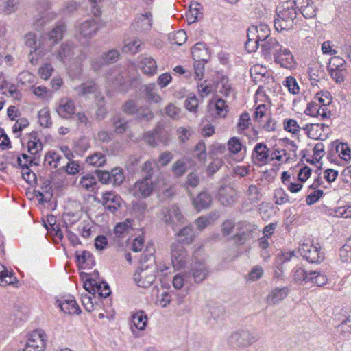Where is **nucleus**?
<instances>
[{
    "label": "nucleus",
    "mask_w": 351,
    "mask_h": 351,
    "mask_svg": "<svg viewBox=\"0 0 351 351\" xmlns=\"http://www.w3.org/2000/svg\"><path fill=\"white\" fill-rule=\"evenodd\" d=\"M246 195L248 197V200L250 204H254L258 203L262 198V193L261 190L256 185L251 184L249 186Z\"/></svg>",
    "instance_id": "obj_36"
},
{
    "label": "nucleus",
    "mask_w": 351,
    "mask_h": 351,
    "mask_svg": "<svg viewBox=\"0 0 351 351\" xmlns=\"http://www.w3.org/2000/svg\"><path fill=\"white\" fill-rule=\"evenodd\" d=\"M141 92L144 94L145 98L149 103H159L162 98L158 94V90L156 84H148L141 88Z\"/></svg>",
    "instance_id": "obj_23"
},
{
    "label": "nucleus",
    "mask_w": 351,
    "mask_h": 351,
    "mask_svg": "<svg viewBox=\"0 0 351 351\" xmlns=\"http://www.w3.org/2000/svg\"><path fill=\"white\" fill-rule=\"evenodd\" d=\"M66 29L65 23L58 21L56 26L48 33V38L53 44L57 43L63 38L64 33Z\"/></svg>",
    "instance_id": "obj_26"
},
{
    "label": "nucleus",
    "mask_w": 351,
    "mask_h": 351,
    "mask_svg": "<svg viewBox=\"0 0 351 351\" xmlns=\"http://www.w3.org/2000/svg\"><path fill=\"white\" fill-rule=\"evenodd\" d=\"M17 162L19 166H20L22 169V176L23 179L29 184L35 183L36 181V173L30 169L29 165L27 163L23 164L20 156L18 157Z\"/></svg>",
    "instance_id": "obj_32"
},
{
    "label": "nucleus",
    "mask_w": 351,
    "mask_h": 351,
    "mask_svg": "<svg viewBox=\"0 0 351 351\" xmlns=\"http://www.w3.org/2000/svg\"><path fill=\"white\" fill-rule=\"evenodd\" d=\"M309 282H313L318 287L324 286L327 282V277L320 271H311Z\"/></svg>",
    "instance_id": "obj_44"
},
{
    "label": "nucleus",
    "mask_w": 351,
    "mask_h": 351,
    "mask_svg": "<svg viewBox=\"0 0 351 351\" xmlns=\"http://www.w3.org/2000/svg\"><path fill=\"white\" fill-rule=\"evenodd\" d=\"M155 248L154 245H147L141 257V268H156L154 256Z\"/></svg>",
    "instance_id": "obj_21"
},
{
    "label": "nucleus",
    "mask_w": 351,
    "mask_h": 351,
    "mask_svg": "<svg viewBox=\"0 0 351 351\" xmlns=\"http://www.w3.org/2000/svg\"><path fill=\"white\" fill-rule=\"evenodd\" d=\"M190 159L184 157L177 160L171 166V172L176 178L182 177L189 169Z\"/></svg>",
    "instance_id": "obj_24"
},
{
    "label": "nucleus",
    "mask_w": 351,
    "mask_h": 351,
    "mask_svg": "<svg viewBox=\"0 0 351 351\" xmlns=\"http://www.w3.org/2000/svg\"><path fill=\"white\" fill-rule=\"evenodd\" d=\"M160 217L167 225L175 230L176 221L180 223H184V217L179 207L173 204L169 207L163 208L160 213Z\"/></svg>",
    "instance_id": "obj_5"
},
{
    "label": "nucleus",
    "mask_w": 351,
    "mask_h": 351,
    "mask_svg": "<svg viewBox=\"0 0 351 351\" xmlns=\"http://www.w3.org/2000/svg\"><path fill=\"white\" fill-rule=\"evenodd\" d=\"M56 303L61 311L66 314L78 315L81 313L80 306L72 295H67L58 299L56 300Z\"/></svg>",
    "instance_id": "obj_13"
},
{
    "label": "nucleus",
    "mask_w": 351,
    "mask_h": 351,
    "mask_svg": "<svg viewBox=\"0 0 351 351\" xmlns=\"http://www.w3.org/2000/svg\"><path fill=\"white\" fill-rule=\"evenodd\" d=\"M321 247L318 243H302L300 245L299 252L307 261L311 263H320L324 259V254L320 252Z\"/></svg>",
    "instance_id": "obj_4"
},
{
    "label": "nucleus",
    "mask_w": 351,
    "mask_h": 351,
    "mask_svg": "<svg viewBox=\"0 0 351 351\" xmlns=\"http://www.w3.org/2000/svg\"><path fill=\"white\" fill-rule=\"evenodd\" d=\"M284 85L288 88V90L291 93L295 95L299 93V86L296 80L293 77L289 76L286 77V80L284 82Z\"/></svg>",
    "instance_id": "obj_60"
},
{
    "label": "nucleus",
    "mask_w": 351,
    "mask_h": 351,
    "mask_svg": "<svg viewBox=\"0 0 351 351\" xmlns=\"http://www.w3.org/2000/svg\"><path fill=\"white\" fill-rule=\"evenodd\" d=\"M75 261L78 265H84L86 263L93 262V254L86 250L82 251L81 254L75 253Z\"/></svg>",
    "instance_id": "obj_55"
},
{
    "label": "nucleus",
    "mask_w": 351,
    "mask_h": 351,
    "mask_svg": "<svg viewBox=\"0 0 351 351\" xmlns=\"http://www.w3.org/2000/svg\"><path fill=\"white\" fill-rule=\"evenodd\" d=\"M103 205L105 208L114 214L121 208V198L112 191H106L102 195Z\"/></svg>",
    "instance_id": "obj_14"
},
{
    "label": "nucleus",
    "mask_w": 351,
    "mask_h": 351,
    "mask_svg": "<svg viewBox=\"0 0 351 351\" xmlns=\"http://www.w3.org/2000/svg\"><path fill=\"white\" fill-rule=\"evenodd\" d=\"M46 346V335L42 330H36L31 333L23 351H44Z\"/></svg>",
    "instance_id": "obj_6"
},
{
    "label": "nucleus",
    "mask_w": 351,
    "mask_h": 351,
    "mask_svg": "<svg viewBox=\"0 0 351 351\" xmlns=\"http://www.w3.org/2000/svg\"><path fill=\"white\" fill-rule=\"evenodd\" d=\"M103 59L106 64L117 62L121 56L120 52L117 49H111L107 52L103 53Z\"/></svg>",
    "instance_id": "obj_50"
},
{
    "label": "nucleus",
    "mask_w": 351,
    "mask_h": 351,
    "mask_svg": "<svg viewBox=\"0 0 351 351\" xmlns=\"http://www.w3.org/2000/svg\"><path fill=\"white\" fill-rule=\"evenodd\" d=\"M154 184L149 173L145 178L136 181L129 189L131 195L136 198L145 199L149 197L154 191Z\"/></svg>",
    "instance_id": "obj_3"
},
{
    "label": "nucleus",
    "mask_w": 351,
    "mask_h": 351,
    "mask_svg": "<svg viewBox=\"0 0 351 351\" xmlns=\"http://www.w3.org/2000/svg\"><path fill=\"white\" fill-rule=\"evenodd\" d=\"M27 149L30 154L36 155L43 149V144L40 140L33 141L32 139H29Z\"/></svg>",
    "instance_id": "obj_63"
},
{
    "label": "nucleus",
    "mask_w": 351,
    "mask_h": 351,
    "mask_svg": "<svg viewBox=\"0 0 351 351\" xmlns=\"http://www.w3.org/2000/svg\"><path fill=\"white\" fill-rule=\"evenodd\" d=\"M157 268H140L134 275V281L141 287H150L156 280L155 271Z\"/></svg>",
    "instance_id": "obj_8"
},
{
    "label": "nucleus",
    "mask_w": 351,
    "mask_h": 351,
    "mask_svg": "<svg viewBox=\"0 0 351 351\" xmlns=\"http://www.w3.org/2000/svg\"><path fill=\"white\" fill-rule=\"evenodd\" d=\"M289 292L287 287H277L272 290L267 297V302L269 305H274L285 299Z\"/></svg>",
    "instance_id": "obj_22"
},
{
    "label": "nucleus",
    "mask_w": 351,
    "mask_h": 351,
    "mask_svg": "<svg viewBox=\"0 0 351 351\" xmlns=\"http://www.w3.org/2000/svg\"><path fill=\"white\" fill-rule=\"evenodd\" d=\"M252 237V233L250 230L242 231L237 233L234 237L233 239L235 243L238 245H243L247 240Z\"/></svg>",
    "instance_id": "obj_58"
},
{
    "label": "nucleus",
    "mask_w": 351,
    "mask_h": 351,
    "mask_svg": "<svg viewBox=\"0 0 351 351\" xmlns=\"http://www.w3.org/2000/svg\"><path fill=\"white\" fill-rule=\"evenodd\" d=\"M56 112L63 119H69L75 114V106L74 102L69 99H62Z\"/></svg>",
    "instance_id": "obj_20"
},
{
    "label": "nucleus",
    "mask_w": 351,
    "mask_h": 351,
    "mask_svg": "<svg viewBox=\"0 0 351 351\" xmlns=\"http://www.w3.org/2000/svg\"><path fill=\"white\" fill-rule=\"evenodd\" d=\"M256 158L258 162H264L269 156V149L263 143H258L254 149Z\"/></svg>",
    "instance_id": "obj_38"
},
{
    "label": "nucleus",
    "mask_w": 351,
    "mask_h": 351,
    "mask_svg": "<svg viewBox=\"0 0 351 351\" xmlns=\"http://www.w3.org/2000/svg\"><path fill=\"white\" fill-rule=\"evenodd\" d=\"M86 162L95 166L102 167L106 162V157L102 152H95V154L88 156L86 160Z\"/></svg>",
    "instance_id": "obj_37"
},
{
    "label": "nucleus",
    "mask_w": 351,
    "mask_h": 351,
    "mask_svg": "<svg viewBox=\"0 0 351 351\" xmlns=\"http://www.w3.org/2000/svg\"><path fill=\"white\" fill-rule=\"evenodd\" d=\"M284 130L287 132L297 134L300 132L301 128L295 119H286L283 122Z\"/></svg>",
    "instance_id": "obj_52"
},
{
    "label": "nucleus",
    "mask_w": 351,
    "mask_h": 351,
    "mask_svg": "<svg viewBox=\"0 0 351 351\" xmlns=\"http://www.w3.org/2000/svg\"><path fill=\"white\" fill-rule=\"evenodd\" d=\"M276 17L274 21V26L276 31H287L293 28L294 19L283 15L282 10H276Z\"/></svg>",
    "instance_id": "obj_16"
},
{
    "label": "nucleus",
    "mask_w": 351,
    "mask_h": 351,
    "mask_svg": "<svg viewBox=\"0 0 351 351\" xmlns=\"http://www.w3.org/2000/svg\"><path fill=\"white\" fill-rule=\"evenodd\" d=\"M169 39L171 44L181 46L186 42L187 36L185 31L180 29L176 33L169 34Z\"/></svg>",
    "instance_id": "obj_42"
},
{
    "label": "nucleus",
    "mask_w": 351,
    "mask_h": 351,
    "mask_svg": "<svg viewBox=\"0 0 351 351\" xmlns=\"http://www.w3.org/2000/svg\"><path fill=\"white\" fill-rule=\"evenodd\" d=\"M274 60L276 63L285 69H292L295 65L293 54L289 49L286 48H283Z\"/></svg>",
    "instance_id": "obj_18"
},
{
    "label": "nucleus",
    "mask_w": 351,
    "mask_h": 351,
    "mask_svg": "<svg viewBox=\"0 0 351 351\" xmlns=\"http://www.w3.org/2000/svg\"><path fill=\"white\" fill-rule=\"evenodd\" d=\"M299 11L306 19H311L316 15L317 7L314 5V1H301L297 5Z\"/></svg>",
    "instance_id": "obj_27"
},
{
    "label": "nucleus",
    "mask_w": 351,
    "mask_h": 351,
    "mask_svg": "<svg viewBox=\"0 0 351 351\" xmlns=\"http://www.w3.org/2000/svg\"><path fill=\"white\" fill-rule=\"evenodd\" d=\"M132 325L131 329L134 332V328L138 330H143L147 325V317L143 311H138L132 315Z\"/></svg>",
    "instance_id": "obj_31"
},
{
    "label": "nucleus",
    "mask_w": 351,
    "mask_h": 351,
    "mask_svg": "<svg viewBox=\"0 0 351 351\" xmlns=\"http://www.w3.org/2000/svg\"><path fill=\"white\" fill-rule=\"evenodd\" d=\"M261 49L264 59L271 61L283 48L276 38L271 37L261 44Z\"/></svg>",
    "instance_id": "obj_11"
},
{
    "label": "nucleus",
    "mask_w": 351,
    "mask_h": 351,
    "mask_svg": "<svg viewBox=\"0 0 351 351\" xmlns=\"http://www.w3.org/2000/svg\"><path fill=\"white\" fill-rule=\"evenodd\" d=\"M256 27L257 33H256V40L258 42H265L267 39H269V32L270 29L267 25L261 23L258 26H255Z\"/></svg>",
    "instance_id": "obj_45"
},
{
    "label": "nucleus",
    "mask_w": 351,
    "mask_h": 351,
    "mask_svg": "<svg viewBox=\"0 0 351 351\" xmlns=\"http://www.w3.org/2000/svg\"><path fill=\"white\" fill-rule=\"evenodd\" d=\"M202 9L203 7L199 1H191L189 6V14H190L193 19L192 22H195L199 16L201 17L202 16V13L201 12Z\"/></svg>",
    "instance_id": "obj_47"
},
{
    "label": "nucleus",
    "mask_w": 351,
    "mask_h": 351,
    "mask_svg": "<svg viewBox=\"0 0 351 351\" xmlns=\"http://www.w3.org/2000/svg\"><path fill=\"white\" fill-rule=\"evenodd\" d=\"M176 134L180 142L184 143L190 138L193 132L190 128L179 127L176 130Z\"/></svg>",
    "instance_id": "obj_59"
},
{
    "label": "nucleus",
    "mask_w": 351,
    "mask_h": 351,
    "mask_svg": "<svg viewBox=\"0 0 351 351\" xmlns=\"http://www.w3.org/2000/svg\"><path fill=\"white\" fill-rule=\"evenodd\" d=\"M29 125V122L26 118H19L16 121L15 124L12 127V132L14 134H17V136H20V132Z\"/></svg>",
    "instance_id": "obj_61"
},
{
    "label": "nucleus",
    "mask_w": 351,
    "mask_h": 351,
    "mask_svg": "<svg viewBox=\"0 0 351 351\" xmlns=\"http://www.w3.org/2000/svg\"><path fill=\"white\" fill-rule=\"evenodd\" d=\"M274 199L275 203L278 205H282L285 203H293L288 195L282 189H277L274 191Z\"/></svg>",
    "instance_id": "obj_48"
},
{
    "label": "nucleus",
    "mask_w": 351,
    "mask_h": 351,
    "mask_svg": "<svg viewBox=\"0 0 351 351\" xmlns=\"http://www.w3.org/2000/svg\"><path fill=\"white\" fill-rule=\"evenodd\" d=\"M218 194L221 203L225 206H231L237 200V191L230 186H221Z\"/></svg>",
    "instance_id": "obj_15"
},
{
    "label": "nucleus",
    "mask_w": 351,
    "mask_h": 351,
    "mask_svg": "<svg viewBox=\"0 0 351 351\" xmlns=\"http://www.w3.org/2000/svg\"><path fill=\"white\" fill-rule=\"evenodd\" d=\"M25 45L33 49V50L38 51L40 43H38L36 36L34 33H28L25 37Z\"/></svg>",
    "instance_id": "obj_62"
},
{
    "label": "nucleus",
    "mask_w": 351,
    "mask_h": 351,
    "mask_svg": "<svg viewBox=\"0 0 351 351\" xmlns=\"http://www.w3.org/2000/svg\"><path fill=\"white\" fill-rule=\"evenodd\" d=\"M210 271L209 267L203 261H196L193 263L189 271V276L193 278L196 283H200L208 278Z\"/></svg>",
    "instance_id": "obj_10"
},
{
    "label": "nucleus",
    "mask_w": 351,
    "mask_h": 351,
    "mask_svg": "<svg viewBox=\"0 0 351 351\" xmlns=\"http://www.w3.org/2000/svg\"><path fill=\"white\" fill-rule=\"evenodd\" d=\"M297 1H282L281 4L277 6L276 10H282L283 15L291 17L295 19L297 16Z\"/></svg>",
    "instance_id": "obj_28"
},
{
    "label": "nucleus",
    "mask_w": 351,
    "mask_h": 351,
    "mask_svg": "<svg viewBox=\"0 0 351 351\" xmlns=\"http://www.w3.org/2000/svg\"><path fill=\"white\" fill-rule=\"evenodd\" d=\"M83 286L90 294L95 295L97 293L99 297L102 298H106L111 294L109 285L104 281L98 282L95 279L88 278Z\"/></svg>",
    "instance_id": "obj_7"
},
{
    "label": "nucleus",
    "mask_w": 351,
    "mask_h": 351,
    "mask_svg": "<svg viewBox=\"0 0 351 351\" xmlns=\"http://www.w3.org/2000/svg\"><path fill=\"white\" fill-rule=\"evenodd\" d=\"M339 256L344 263L351 261V237L349 238L346 243L340 248Z\"/></svg>",
    "instance_id": "obj_46"
},
{
    "label": "nucleus",
    "mask_w": 351,
    "mask_h": 351,
    "mask_svg": "<svg viewBox=\"0 0 351 351\" xmlns=\"http://www.w3.org/2000/svg\"><path fill=\"white\" fill-rule=\"evenodd\" d=\"M129 219H127L125 221L117 223L114 229V232L117 238H121L124 236V234L128 233L129 230L132 228L131 221Z\"/></svg>",
    "instance_id": "obj_40"
},
{
    "label": "nucleus",
    "mask_w": 351,
    "mask_h": 351,
    "mask_svg": "<svg viewBox=\"0 0 351 351\" xmlns=\"http://www.w3.org/2000/svg\"><path fill=\"white\" fill-rule=\"evenodd\" d=\"M99 1H84L85 3L84 8L88 14H91L95 16H99L101 12V7L98 3Z\"/></svg>",
    "instance_id": "obj_53"
},
{
    "label": "nucleus",
    "mask_w": 351,
    "mask_h": 351,
    "mask_svg": "<svg viewBox=\"0 0 351 351\" xmlns=\"http://www.w3.org/2000/svg\"><path fill=\"white\" fill-rule=\"evenodd\" d=\"M310 272H307L302 267L296 268L293 274V278L295 282L304 281L305 282H309Z\"/></svg>",
    "instance_id": "obj_49"
},
{
    "label": "nucleus",
    "mask_w": 351,
    "mask_h": 351,
    "mask_svg": "<svg viewBox=\"0 0 351 351\" xmlns=\"http://www.w3.org/2000/svg\"><path fill=\"white\" fill-rule=\"evenodd\" d=\"M171 263L175 269L184 267L186 263L187 253L182 245L173 243L171 245Z\"/></svg>",
    "instance_id": "obj_9"
},
{
    "label": "nucleus",
    "mask_w": 351,
    "mask_h": 351,
    "mask_svg": "<svg viewBox=\"0 0 351 351\" xmlns=\"http://www.w3.org/2000/svg\"><path fill=\"white\" fill-rule=\"evenodd\" d=\"M191 53L195 60H206L205 58L207 53L206 45L202 43H196L191 49Z\"/></svg>",
    "instance_id": "obj_35"
},
{
    "label": "nucleus",
    "mask_w": 351,
    "mask_h": 351,
    "mask_svg": "<svg viewBox=\"0 0 351 351\" xmlns=\"http://www.w3.org/2000/svg\"><path fill=\"white\" fill-rule=\"evenodd\" d=\"M188 193L192 199L194 208L197 210L200 211L211 206L213 198L208 190H203L195 197L193 196L190 191H188Z\"/></svg>",
    "instance_id": "obj_12"
},
{
    "label": "nucleus",
    "mask_w": 351,
    "mask_h": 351,
    "mask_svg": "<svg viewBox=\"0 0 351 351\" xmlns=\"http://www.w3.org/2000/svg\"><path fill=\"white\" fill-rule=\"evenodd\" d=\"M136 115L138 120L147 122L150 121L154 117L153 112L147 106H143L138 108Z\"/></svg>",
    "instance_id": "obj_39"
},
{
    "label": "nucleus",
    "mask_w": 351,
    "mask_h": 351,
    "mask_svg": "<svg viewBox=\"0 0 351 351\" xmlns=\"http://www.w3.org/2000/svg\"><path fill=\"white\" fill-rule=\"evenodd\" d=\"M106 78L108 84L120 93H126L130 88L132 80L129 77L128 71L123 67L111 69Z\"/></svg>",
    "instance_id": "obj_1"
},
{
    "label": "nucleus",
    "mask_w": 351,
    "mask_h": 351,
    "mask_svg": "<svg viewBox=\"0 0 351 351\" xmlns=\"http://www.w3.org/2000/svg\"><path fill=\"white\" fill-rule=\"evenodd\" d=\"M38 120L42 127L49 128L52 124L50 112L46 108L41 109L38 112Z\"/></svg>",
    "instance_id": "obj_51"
},
{
    "label": "nucleus",
    "mask_w": 351,
    "mask_h": 351,
    "mask_svg": "<svg viewBox=\"0 0 351 351\" xmlns=\"http://www.w3.org/2000/svg\"><path fill=\"white\" fill-rule=\"evenodd\" d=\"M330 75L337 83L341 84L345 80L346 74V68H328Z\"/></svg>",
    "instance_id": "obj_41"
},
{
    "label": "nucleus",
    "mask_w": 351,
    "mask_h": 351,
    "mask_svg": "<svg viewBox=\"0 0 351 351\" xmlns=\"http://www.w3.org/2000/svg\"><path fill=\"white\" fill-rule=\"evenodd\" d=\"M111 181L110 183L116 186H120L125 180L124 172L120 167H115L110 172Z\"/></svg>",
    "instance_id": "obj_43"
},
{
    "label": "nucleus",
    "mask_w": 351,
    "mask_h": 351,
    "mask_svg": "<svg viewBox=\"0 0 351 351\" xmlns=\"http://www.w3.org/2000/svg\"><path fill=\"white\" fill-rule=\"evenodd\" d=\"M73 44L72 43H64L62 44L57 52V58L60 61L71 58L73 55Z\"/></svg>",
    "instance_id": "obj_33"
},
{
    "label": "nucleus",
    "mask_w": 351,
    "mask_h": 351,
    "mask_svg": "<svg viewBox=\"0 0 351 351\" xmlns=\"http://www.w3.org/2000/svg\"><path fill=\"white\" fill-rule=\"evenodd\" d=\"M18 2L14 1H0V13L10 14L16 10Z\"/></svg>",
    "instance_id": "obj_57"
},
{
    "label": "nucleus",
    "mask_w": 351,
    "mask_h": 351,
    "mask_svg": "<svg viewBox=\"0 0 351 351\" xmlns=\"http://www.w3.org/2000/svg\"><path fill=\"white\" fill-rule=\"evenodd\" d=\"M96 90V84L92 80L84 82L80 86L73 88V90L77 93L79 96L84 97L89 94L94 93Z\"/></svg>",
    "instance_id": "obj_30"
},
{
    "label": "nucleus",
    "mask_w": 351,
    "mask_h": 351,
    "mask_svg": "<svg viewBox=\"0 0 351 351\" xmlns=\"http://www.w3.org/2000/svg\"><path fill=\"white\" fill-rule=\"evenodd\" d=\"M101 27V26L99 20L89 19L81 24L80 27V32L84 38H92L96 35L97 32Z\"/></svg>",
    "instance_id": "obj_17"
},
{
    "label": "nucleus",
    "mask_w": 351,
    "mask_h": 351,
    "mask_svg": "<svg viewBox=\"0 0 351 351\" xmlns=\"http://www.w3.org/2000/svg\"><path fill=\"white\" fill-rule=\"evenodd\" d=\"M138 106L135 101L132 99L127 100L122 106V111L128 115H134L137 112Z\"/></svg>",
    "instance_id": "obj_54"
},
{
    "label": "nucleus",
    "mask_w": 351,
    "mask_h": 351,
    "mask_svg": "<svg viewBox=\"0 0 351 351\" xmlns=\"http://www.w3.org/2000/svg\"><path fill=\"white\" fill-rule=\"evenodd\" d=\"M142 70L147 75H153L156 73L157 65L154 59L151 57L144 58L141 62Z\"/></svg>",
    "instance_id": "obj_34"
},
{
    "label": "nucleus",
    "mask_w": 351,
    "mask_h": 351,
    "mask_svg": "<svg viewBox=\"0 0 351 351\" xmlns=\"http://www.w3.org/2000/svg\"><path fill=\"white\" fill-rule=\"evenodd\" d=\"M228 147L230 152L237 154L241 150L242 144L237 137H232L228 142Z\"/></svg>",
    "instance_id": "obj_64"
},
{
    "label": "nucleus",
    "mask_w": 351,
    "mask_h": 351,
    "mask_svg": "<svg viewBox=\"0 0 351 351\" xmlns=\"http://www.w3.org/2000/svg\"><path fill=\"white\" fill-rule=\"evenodd\" d=\"M255 332L243 330L233 332L228 339V343L234 348H246L258 340Z\"/></svg>",
    "instance_id": "obj_2"
},
{
    "label": "nucleus",
    "mask_w": 351,
    "mask_h": 351,
    "mask_svg": "<svg viewBox=\"0 0 351 351\" xmlns=\"http://www.w3.org/2000/svg\"><path fill=\"white\" fill-rule=\"evenodd\" d=\"M177 243L182 244H190L191 243L195 238L194 229L191 226H188L181 229L177 234Z\"/></svg>",
    "instance_id": "obj_25"
},
{
    "label": "nucleus",
    "mask_w": 351,
    "mask_h": 351,
    "mask_svg": "<svg viewBox=\"0 0 351 351\" xmlns=\"http://www.w3.org/2000/svg\"><path fill=\"white\" fill-rule=\"evenodd\" d=\"M132 26L138 32H146L152 27V14L150 12H146L144 14H140L136 17Z\"/></svg>",
    "instance_id": "obj_19"
},
{
    "label": "nucleus",
    "mask_w": 351,
    "mask_h": 351,
    "mask_svg": "<svg viewBox=\"0 0 351 351\" xmlns=\"http://www.w3.org/2000/svg\"><path fill=\"white\" fill-rule=\"evenodd\" d=\"M111 123L114 128L115 133L118 134H124L128 128V121L120 114H115L110 119Z\"/></svg>",
    "instance_id": "obj_29"
},
{
    "label": "nucleus",
    "mask_w": 351,
    "mask_h": 351,
    "mask_svg": "<svg viewBox=\"0 0 351 351\" xmlns=\"http://www.w3.org/2000/svg\"><path fill=\"white\" fill-rule=\"evenodd\" d=\"M200 182L199 176L197 172H191L190 173L187 177L185 182V186L186 189L189 187L196 188ZM189 191L187 189V191Z\"/></svg>",
    "instance_id": "obj_56"
}]
</instances>
